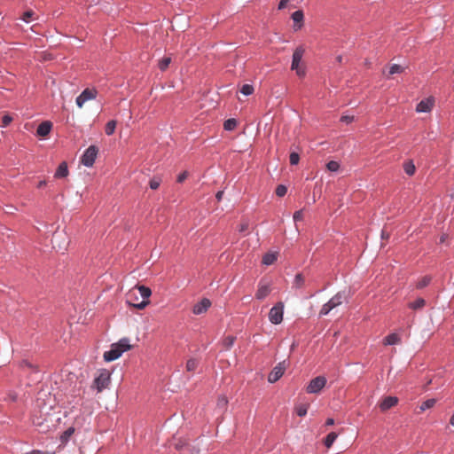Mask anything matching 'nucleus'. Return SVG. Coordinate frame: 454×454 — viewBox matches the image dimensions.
I'll return each mask as SVG.
<instances>
[{
	"label": "nucleus",
	"instance_id": "44",
	"mask_svg": "<svg viewBox=\"0 0 454 454\" xmlns=\"http://www.w3.org/2000/svg\"><path fill=\"white\" fill-rule=\"evenodd\" d=\"M187 177H188V172L187 171H184L181 174H179V176H177V180L176 181L178 183H183Z\"/></svg>",
	"mask_w": 454,
	"mask_h": 454
},
{
	"label": "nucleus",
	"instance_id": "39",
	"mask_svg": "<svg viewBox=\"0 0 454 454\" xmlns=\"http://www.w3.org/2000/svg\"><path fill=\"white\" fill-rule=\"evenodd\" d=\"M34 15H35V12L33 11H31V10L27 11L23 13L22 20L25 22H29Z\"/></svg>",
	"mask_w": 454,
	"mask_h": 454
},
{
	"label": "nucleus",
	"instance_id": "33",
	"mask_svg": "<svg viewBox=\"0 0 454 454\" xmlns=\"http://www.w3.org/2000/svg\"><path fill=\"white\" fill-rule=\"evenodd\" d=\"M326 168L331 172H336L340 168V164L335 160H331L326 164Z\"/></svg>",
	"mask_w": 454,
	"mask_h": 454
},
{
	"label": "nucleus",
	"instance_id": "22",
	"mask_svg": "<svg viewBox=\"0 0 454 454\" xmlns=\"http://www.w3.org/2000/svg\"><path fill=\"white\" fill-rule=\"evenodd\" d=\"M199 365V360L196 358H190L186 362L185 369L187 372H194Z\"/></svg>",
	"mask_w": 454,
	"mask_h": 454
},
{
	"label": "nucleus",
	"instance_id": "14",
	"mask_svg": "<svg viewBox=\"0 0 454 454\" xmlns=\"http://www.w3.org/2000/svg\"><path fill=\"white\" fill-rule=\"evenodd\" d=\"M303 17H304L303 12L301 10L295 11L292 14V19L294 22V30H299L302 27Z\"/></svg>",
	"mask_w": 454,
	"mask_h": 454
},
{
	"label": "nucleus",
	"instance_id": "7",
	"mask_svg": "<svg viewBox=\"0 0 454 454\" xmlns=\"http://www.w3.org/2000/svg\"><path fill=\"white\" fill-rule=\"evenodd\" d=\"M98 91L95 89H85L77 98L76 105L79 108H82L85 102L96 98Z\"/></svg>",
	"mask_w": 454,
	"mask_h": 454
},
{
	"label": "nucleus",
	"instance_id": "47",
	"mask_svg": "<svg viewBox=\"0 0 454 454\" xmlns=\"http://www.w3.org/2000/svg\"><path fill=\"white\" fill-rule=\"evenodd\" d=\"M247 229H248V223L244 222L239 225V231L243 232V231H246Z\"/></svg>",
	"mask_w": 454,
	"mask_h": 454
},
{
	"label": "nucleus",
	"instance_id": "52",
	"mask_svg": "<svg viewBox=\"0 0 454 454\" xmlns=\"http://www.w3.org/2000/svg\"><path fill=\"white\" fill-rule=\"evenodd\" d=\"M334 424V419L332 418H329L325 421V426H333Z\"/></svg>",
	"mask_w": 454,
	"mask_h": 454
},
{
	"label": "nucleus",
	"instance_id": "41",
	"mask_svg": "<svg viewBox=\"0 0 454 454\" xmlns=\"http://www.w3.org/2000/svg\"><path fill=\"white\" fill-rule=\"evenodd\" d=\"M289 159L292 165H296L299 163L300 156L297 153H291Z\"/></svg>",
	"mask_w": 454,
	"mask_h": 454
},
{
	"label": "nucleus",
	"instance_id": "58",
	"mask_svg": "<svg viewBox=\"0 0 454 454\" xmlns=\"http://www.w3.org/2000/svg\"><path fill=\"white\" fill-rule=\"evenodd\" d=\"M440 241H441V242H444V237H443V236H442V237H441Z\"/></svg>",
	"mask_w": 454,
	"mask_h": 454
},
{
	"label": "nucleus",
	"instance_id": "4",
	"mask_svg": "<svg viewBox=\"0 0 454 454\" xmlns=\"http://www.w3.org/2000/svg\"><path fill=\"white\" fill-rule=\"evenodd\" d=\"M326 378L325 376H317L311 380L306 387V392L309 394L319 393L326 385Z\"/></svg>",
	"mask_w": 454,
	"mask_h": 454
},
{
	"label": "nucleus",
	"instance_id": "25",
	"mask_svg": "<svg viewBox=\"0 0 454 454\" xmlns=\"http://www.w3.org/2000/svg\"><path fill=\"white\" fill-rule=\"evenodd\" d=\"M305 284V278L304 277L302 276V274H297L294 278V286L295 288H301L303 287Z\"/></svg>",
	"mask_w": 454,
	"mask_h": 454
},
{
	"label": "nucleus",
	"instance_id": "56",
	"mask_svg": "<svg viewBox=\"0 0 454 454\" xmlns=\"http://www.w3.org/2000/svg\"><path fill=\"white\" fill-rule=\"evenodd\" d=\"M58 248L59 250H65L66 249V246H61L60 244L58 245Z\"/></svg>",
	"mask_w": 454,
	"mask_h": 454
},
{
	"label": "nucleus",
	"instance_id": "36",
	"mask_svg": "<svg viewBox=\"0 0 454 454\" xmlns=\"http://www.w3.org/2000/svg\"><path fill=\"white\" fill-rule=\"evenodd\" d=\"M332 309H333L331 305L326 302L325 304H324L319 311V316L320 317H323V316H325L327 315Z\"/></svg>",
	"mask_w": 454,
	"mask_h": 454
},
{
	"label": "nucleus",
	"instance_id": "9",
	"mask_svg": "<svg viewBox=\"0 0 454 454\" xmlns=\"http://www.w3.org/2000/svg\"><path fill=\"white\" fill-rule=\"evenodd\" d=\"M434 105V98L430 97L426 99L421 100L416 107V111L418 113H428L432 110Z\"/></svg>",
	"mask_w": 454,
	"mask_h": 454
},
{
	"label": "nucleus",
	"instance_id": "2",
	"mask_svg": "<svg viewBox=\"0 0 454 454\" xmlns=\"http://www.w3.org/2000/svg\"><path fill=\"white\" fill-rule=\"evenodd\" d=\"M304 52V47L298 46L293 53L291 69L295 71L296 74L299 77H304L306 74L305 66L304 63H302L301 61Z\"/></svg>",
	"mask_w": 454,
	"mask_h": 454
},
{
	"label": "nucleus",
	"instance_id": "24",
	"mask_svg": "<svg viewBox=\"0 0 454 454\" xmlns=\"http://www.w3.org/2000/svg\"><path fill=\"white\" fill-rule=\"evenodd\" d=\"M309 403L299 404L295 407V412L300 417H304L309 409Z\"/></svg>",
	"mask_w": 454,
	"mask_h": 454
},
{
	"label": "nucleus",
	"instance_id": "1",
	"mask_svg": "<svg viewBox=\"0 0 454 454\" xmlns=\"http://www.w3.org/2000/svg\"><path fill=\"white\" fill-rule=\"evenodd\" d=\"M131 348L129 340L128 338L121 339L117 343L111 345L108 351L104 354V359L107 362L114 361L118 359L123 352L128 351Z\"/></svg>",
	"mask_w": 454,
	"mask_h": 454
},
{
	"label": "nucleus",
	"instance_id": "42",
	"mask_svg": "<svg viewBox=\"0 0 454 454\" xmlns=\"http://www.w3.org/2000/svg\"><path fill=\"white\" fill-rule=\"evenodd\" d=\"M149 303H150L149 300H145V301L143 300L139 303H133L132 306L138 309H144ZM129 304L131 305V303H129Z\"/></svg>",
	"mask_w": 454,
	"mask_h": 454
},
{
	"label": "nucleus",
	"instance_id": "54",
	"mask_svg": "<svg viewBox=\"0 0 454 454\" xmlns=\"http://www.w3.org/2000/svg\"><path fill=\"white\" fill-rule=\"evenodd\" d=\"M46 185V181L43 180V181H40L37 184V188H43Z\"/></svg>",
	"mask_w": 454,
	"mask_h": 454
},
{
	"label": "nucleus",
	"instance_id": "45",
	"mask_svg": "<svg viewBox=\"0 0 454 454\" xmlns=\"http://www.w3.org/2000/svg\"><path fill=\"white\" fill-rule=\"evenodd\" d=\"M353 120H354V116H350V115H343L340 118V121L345 123H350L353 121Z\"/></svg>",
	"mask_w": 454,
	"mask_h": 454
},
{
	"label": "nucleus",
	"instance_id": "19",
	"mask_svg": "<svg viewBox=\"0 0 454 454\" xmlns=\"http://www.w3.org/2000/svg\"><path fill=\"white\" fill-rule=\"evenodd\" d=\"M135 288H137L140 294V295L143 297L144 301L149 300V297L152 294V291L149 287L145 286H136Z\"/></svg>",
	"mask_w": 454,
	"mask_h": 454
},
{
	"label": "nucleus",
	"instance_id": "15",
	"mask_svg": "<svg viewBox=\"0 0 454 454\" xmlns=\"http://www.w3.org/2000/svg\"><path fill=\"white\" fill-rule=\"evenodd\" d=\"M346 300V296L344 292L337 293L332 299L328 301L333 309L340 306Z\"/></svg>",
	"mask_w": 454,
	"mask_h": 454
},
{
	"label": "nucleus",
	"instance_id": "12",
	"mask_svg": "<svg viewBox=\"0 0 454 454\" xmlns=\"http://www.w3.org/2000/svg\"><path fill=\"white\" fill-rule=\"evenodd\" d=\"M398 398L395 396H387L379 404L381 411H387L398 403Z\"/></svg>",
	"mask_w": 454,
	"mask_h": 454
},
{
	"label": "nucleus",
	"instance_id": "32",
	"mask_svg": "<svg viewBox=\"0 0 454 454\" xmlns=\"http://www.w3.org/2000/svg\"><path fill=\"white\" fill-rule=\"evenodd\" d=\"M404 71V67L398 65V64H393L389 68V75L395 74H400Z\"/></svg>",
	"mask_w": 454,
	"mask_h": 454
},
{
	"label": "nucleus",
	"instance_id": "11",
	"mask_svg": "<svg viewBox=\"0 0 454 454\" xmlns=\"http://www.w3.org/2000/svg\"><path fill=\"white\" fill-rule=\"evenodd\" d=\"M270 291H271V289L268 283L260 281L259 285H258L257 292L255 294V297L258 300H263L270 294Z\"/></svg>",
	"mask_w": 454,
	"mask_h": 454
},
{
	"label": "nucleus",
	"instance_id": "57",
	"mask_svg": "<svg viewBox=\"0 0 454 454\" xmlns=\"http://www.w3.org/2000/svg\"><path fill=\"white\" fill-rule=\"evenodd\" d=\"M337 60H338L339 62H341V56H339V57L337 58Z\"/></svg>",
	"mask_w": 454,
	"mask_h": 454
},
{
	"label": "nucleus",
	"instance_id": "29",
	"mask_svg": "<svg viewBox=\"0 0 454 454\" xmlns=\"http://www.w3.org/2000/svg\"><path fill=\"white\" fill-rule=\"evenodd\" d=\"M237 121L233 118L231 119H228L227 121H224L223 123V127H224V129L226 130H233L236 127H237Z\"/></svg>",
	"mask_w": 454,
	"mask_h": 454
},
{
	"label": "nucleus",
	"instance_id": "48",
	"mask_svg": "<svg viewBox=\"0 0 454 454\" xmlns=\"http://www.w3.org/2000/svg\"><path fill=\"white\" fill-rule=\"evenodd\" d=\"M288 0H281L278 4V9L282 10L287 5Z\"/></svg>",
	"mask_w": 454,
	"mask_h": 454
},
{
	"label": "nucleus",
	"instance_id": "30",
	"mask_svg": "<svg viewBox=\"0 0 454 454\" xmlns=\"http://www.w3.org/2000/svg\"><path fill=\"white\" fill-rule=\"evenodd\" d=\"M435 403H436L435 399H433V398L432 399H427V401L423 402L422 404L420 405V407H419L420 411H425L426 410L434 407Z\"/></svg>",
	"mask_w": 454,
	"mask_h": 454
},
{
	"label": "nucleus",
	"instance_id": "49",
	"mask_svg": "<svg viewBox=\"0 0 454 454\" xmlns=\"http://www.w3.org/2000/svg\"><path fill=\"white\" fill-rule=\"evenodd\" d=\"M218 404L219 405H223V406L226 405L227 404V399L225 397L219 398Z\"/></svg>",
	"mask_w": 454,
	"mask_h": 454
},
{
	"label": "nucleus",
	"instance_id": "3",
	"mask_svg": "<svg viewBox=\"0 0 454 454\" xmlns=\"http://www.w3.org/2000/svg\"><path fill=\"white\" fill-rule=\"evenodd\" d=\"M110 384V373L106 370H103L99 372L98 376L96 377L90 386L92 389H96L97 393L102 392L107 388Z\"/></svg>",
	"mask_w": 454,
	"mask_h": 454
},
{
	"label": "nucleus",
	"instance_id": "17",
	"mask_svg": "<svg viewBox=\"0 0 454 454\" xmlns=\"http://www.w3.org/2000/svg\"><path fill=\"white\" fill-rule=\"evenodd\" d=\"M278 259V253H267L263 255L262 262L264 265H271Z\"/></svg>",
	"mask_w": 454,
	"mask_h": 454
},
{
	"label": "nucleus",
	"instance_id": "31",
	"mask_svg": "<svg viewBox=\"0 0 454 454\" xmlns=\"http://www.w3.org/2000/svg\"><path fill=\"white\" fill-rule=\"evenodd\" d=\"M160 183L161 178L160 176H153L149 182V186L152 190H157Z\"/></svg>",
	"mask_w": 454,
	"mask_h": 454
},
{
	"label": "nucleus",
	"instance_id": "37",
	"mask_svg": "<svg viewBox=\"0 0 454 454\" xmlns=\"http://www.w3.org/2000/svg\"><path fill=\"white\" fill-rule=\"evenodd\" d=\"M74 429L73 427H69L68 429H67L61 435L62 442H67L71 437V435L74 434Z\"/></svg>",
	"mask_w": 454,
	"mask_h": 454
},
{
	"label": "nucleus",
	"instance_id": "35",
	"mask_svg": "<svg viewBox=\"0 0 454 454\" xmlns=\"http://www.w3.org/2000/svg\"><path fill=\"white\" fill-rule=\"evenodd\" d=\"M286 192H287V188L286 185L284 184H279L277 186L276 188V194L277 196L278 197H283L286 194Z\"/></svg>",
	"mask_w": 454,
	"mask_h": 454
},
{
	"label": "nucleus",
	"instance_id": "50",
	"mask_svg": "<svg viewBox=\"0 0 454 454\" xmlns=\"http://www.w3.org/2000/svg\"><path fill=\"white\" fill-rule=\"evenodd\" d=\"M30 454H53V453H49V452H46V451H42V450H32Z\"/></svg>",
	"mask_w": 454,
	"mask_h": 454
},
{
	"label": "nucleus",
	"instance_id": "51",
	"mask_svg": "<svg viewBox=\"0 0 454 454\" xmlns=\"http://www.w3.org/2000/svg\"><path fill=\"white\" fill-rule=\"evenodd\" d=\"M223 191H219L216 195H215V198L218 201H220L223 198Z\"/></svg>",
	"mask_w": 454,
	"mask_h": 454
},
{
	"label": "nucleus",
	"instance_id": "8",
	"mask_svg": "<svg viewBox=\"0 0 454 454\" xmlns=\"http://www.w3.org/2000/svg\"><path fill=\"white\" fill-rule=\"evenodd\" d=\"M285 371V362L278 364L270 372L268 376V381L270 383H275L283 376Z\"/></svg>",
	"mask_w": 454,
	"mask_h": 454
},
{
	"label": "nucleus",
	"instance_id": "28",
	"mask_svg": "<svg viewBox=\"0 0 454 454\" xmlns=\"http://www.w3.org/2000/svg\"><path fill=\"white\" fill-rule=\"evenodd\" d=\"M431 281V278L429 276H425L423 278H421L416 284V287L418 289H422L424 287H426L427 286H428V284L430 283Z\"/></svg>",
	"mask_w": 454,
	"mask_h": 454
},
{
	"label": "nucleus",
	"instance_id": "18",
	"mask_svg": "<svg viewBox=\"0 0 454 454\" xmlns=\"http://www.w3.org/2000/svg\"><path fill=\"white\" fill-rule=\"evenodd\" d=\"M401 339L398 334L396 333H391L388 334L384 340L383 344L384 345H395L400 343Z\"/></svg>",
	"mask_w": 454,
	"mask_h": 454
},
{
	"label": "nucleus",
	"instance_id": "23",
	"mask_svg": "<svg viewBox=\"0 0 454 454\" xmlns=\"http://www.w3.org/2000/svg\"><path fill=\"white\" fill-rule=\"evenodd\" d=\"M116 124H117L116 121H114V120L109 121L106 124V128H105L106 134L108 136L113 135L115 131Z\"/></svg>",
	"mask_w": 454,
	"mask_h": 454
},
{
	"label": "nucleus",
	"instance_id": "43",
	"mask_svg": "<svg viewBox=\"0 0 454 454\" xmlns=\"http://www.w3.org/2000/svg\"><path fill=\"white\" fill-rule=\"evenodd\" d=\"M302 219H303V212H302V210H298V211L294 212V220L295 222L301 221Z\"/></svg>",
	"mask_w": 454,
	"mask_h": 454
},
{
	"label": "nucleus",
	"instance_id": "40",
	"mask_svg": "<svg viewBox=\"0 0 454 454\" xmlns=\"http://www.w3.org/2000/svg\"><path fill=\"white\" fill-rule=\"evenodd\" d=\"M12 121V117L9 114H5L2 117V127H7Z\"/></svg>",
	"mask_w": 454,
	"mask_h": 454
},
{
	"label": "nucleus",
	"instance_id": "10",
	"mask_svg": "<svg viewBox=\"0 0 454 454\" xmlns=\"http://www.w3.org/2000/svg\"><path fill=\"white\" fill-rule=\"evenodd\" d=\"M210 306H211V301L208 299L204 298L198 303L194 304V306L192 308V312L195 315L203 314L210 308Z\"/></svg>",
	"mask_w": 454,
	"mask_h": 454
},
{
	"label": "nucleus",
	"instance_id": "26",
	"mask_svg": "<svg viewBox=\"0 0 454 454\" xmlns=\"http://www.w3.org/2000/svg\"><path fill=\"white\" fill-rule=\"evenodd\" d=\"M171 63V58L170 57H164L162 58L160 61H159V68L161 70V71H165L169 64Z\"/></svg>",
	"mask_w": 454,
	"mask_h": 454
},
{
	"label": "nucleus",
	"instance_id": "27",
	"mask_svg": "<svg viewBox=\"0 0 454 454\" xmlns=\"http://www.w3.org/2000/svg\"><path fill=\"white\" fill-rule=\"evenodd\" d=\"M403 169L408 176H412L415 173L416 168L411 161H408L403 164Z\"/></svg>",
	"mask_w": 454,
	"mask_h": 454
},
{
	"label": "nucleus",
	"instance_id": "5",
	"mask_svg": "<svg viewBox=\"0 0 454 454\" xmlns=\"http://www.w3.org/2000/svg\"><path fill=\"white\" fill-rule=\"evenodd\" d=\"M283 314L284 304L283 302L279 301L270 309L269 313V320L274 325H278L283 320Z\"/></svg>",
	"mask_w": 454,
	"mask_h": 454
},
{
	"label": "nucleus",
	"instance_id": "53",
	"mask_svg": "<svg viewBox=\"0 0 454 454\" xmlns=\"http://www.w3.org/2000/svg\"><path fill=\"white\" fill-rule=\"evenodd\" d=\"M381 238L382 239H388L389 238L388 232H387L385 230H382V231H381Z\"/></svg>",
	"mask_w": 454,
	"mask_h": 454
},
{
	"label": "nucleus",
	"instance_id": "38",
	"mask_svg": "<svg viewBox=\"0 0 454 454\" xmlns=\"http://www.w3.org/2000/svg\"><path fill=\"white\" fill-rule=\"evenodd\" d=\"M234 341H235V338L233 336H227L224 340H223V345L226 348H230L232 347V345L234 344Z\"/></svg>",
	"mask_w": 454,
	"mask_h": 454
},
{
	"label": "nucleus",
	"instance_id": "16",
	"mask_svg": "<svg viewBox=\"0 0 454 454\" xmlns=\"http://www.w3.org/2000/svg\"><path fill=\"white\" fill-rule=\"evenodd\" d=\"M69 174V171H68V168H67V164L66 161H63L61 162L56 172H55V175H54V177L55 178H63V177H67Z\"/></svg>",
	"mask_w": 454,
	"mask_h": 454
},
{
	"label": "nucleus",
	"instance_id": "21",
	"mask_svg": "<svg viewBox=\"0 0 454 454\" xmlns=\"http://www.w3.org/2000/svg\"><path fill=\"white\" fill-rule=\"evenodd\" d=\"M337 437L338 434L335 432H331L330 434H328L324 441L325 447L328 449L331 448L335 440L337 439Z\"/></svg>",
	"mask_w": 454,
	"mask_h": 454
},
{
	"label": "nucleus",
	"instance_id": "13",
	"mask_svg": "<svg viewBox=\"0 0 454 454\" xmlns=\"http://www.w3.org/2000/svg\"><path fill=\"white\" fill-rule=\"evenodd\" d=\"M52 128V124L51 121H45L39 124L36 133L40 137H46Z\"/></svg>",
	"mask_w": 454,
	"mask_h": 454
},
{
	"label": "nucleus",
	"instance_id": "55",
	"mask_svg": "<svg viewBox=\"0 0 454 454\" xmlns=\"http://www.w3.org/2000/svg\"><path fill=\"white\" fill-rule=\"evenodd\" d=\"M450 424L454 427V414L451 416L450 419Z\"/></svg>",
	"mask_w": 454,
	"mask_h": 454
},
{
	"label": "nucleus",
	"instance_id": "6",
	"mask_svg": "<svg viewBox=\"0 0 454 454\" xmlns=\"http://www.w3.org/2000/svg\"><path fill=\"white\" fill-rule=\"evenodd\" d=\"M98 149L95 145L89 146L81 158V162L86 167H92L97 158Z\"/></svg>",
	"mask_w": 454,
	"mask_h": 454
},
{
	"label": "nucleus",
	"instance_id": "34",
	"mask_svg": "<svg viewBox=\"0 0 454 454\" xmlns=\"http://www.w3.org/2000/svg\"><path fill=\"white\" fill-rule=\"evenodd\" d=\"M240 92L245 96H248L254 92V88L250 84H244L240 90Z\"/></svg>",
	"mask_w": 454,
	"mask_h": 454
},
{
	"label": "nucleus",
	"instance_id": "46",
	"mask_svg": "<svg viewBox=\"0 0 454 454\" xmlns=\"http://www.w3.org/2000/svg\"><path fill=\"white\" fill-rule=\"evenodd\" d=\"M62 238H64V234L62 232H56L54 233L53 235V239H52V241L54 243L58 242L59 239H61Z\"/></svg>",
	"mask_w": 454,
	"mask_h": 454
},
{
	"label": "nucleus",
	"instance_id": "20",
	"mask_svg": "<svg viewBox=\"0 0 454 454\" xmlns=\"http://www.w3.org/2000/svg\"><path fill=\"white\" fill-rule=\"evenodd\" d=\"M426 301L423 298H418L415 301L410 302L408 307L413 310L421 309L425 307Z\"/></svg>",
	"mask_w": 454,
	"mask_h": 454
}]
</instances>
